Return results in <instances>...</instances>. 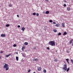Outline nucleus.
I'll use <instances>...</instances> for the list:
<instances>
[{"label":"nucleus","mask_w":73,"mask_h":73,"mask_svg":"<svg viewBox=\"0 0 73 73\" xmlns=\"http://www.w3.org/2000/svg\"><path fill=\"white\" fill-rule=\"evenodd\" d=\"M47 49H48V50H49V49H50V48H49V47H48L47 48Z\"/></svg>","instance_id":"obj_27"},{"label":"nucleus","mask_w":73,"mask_h":73,"mask_svg":"<svg viewBox=\"0 0 73 73\" xmlns=\"http://www.w3.org/2000/svg\"><path fill=\"white\" fill-rule=\"evenodd\" d=\"M55 26L56 27H60V25H59V24H56V25Z\"/></svg>","instance_id":"obj_15"},{"label":"nucleus","mask_w":73,"mask_h":73,"mask_svg":"<svg viewBox=\"0 0 73 73\" xmlns=\"http://www.w3.org/2000/svg\"><path fill=\"white\" fill-rule=\"evenodd\" d=\"M36 14V13H33V15H34V16H35Z\"/></svg>","instance_id":"obj_24"},{"label":"nucleus","mask_w":73,"mask_h":73,"mask_svg":"<svg viewBox=\"0 0 73 73\" xmlns=\"http://www.w3.org/2000/svg\"><path fill=\"white\" fill-rule=\"evenodd\" d=\"M53 31L54 32H57V30L56 29H54Z\"/></svg>","instance_id":"obj_19"},{"label":"nucleus","mask_w":73,"mask_h":73,"mask_svg":"<svg viewBox=\"0 0 73 73\" xmlns=\"http://www.w3.org/2000/svg\"><path fill=\"white\" fill-rule=\"evenodd\" d=\"M17 16L18 17H19V15H17Z\"/></svg>","instance_id":"obj_38"},{"label":"nucleus","mask_w":73,"mask_h":73,"mask_svg":"<svg viewBox=\"0 0 73 73\" xmlns=\"http://www.w3.org/2000/svg\"><path fill=\"white\" fill-rule=\"evenodd\" d=\"M49 21L50 23H52V22H53V21L51 20H50Z\"/></svg>","instance_id":"obj_21"},{"label":"nucleus","mask_w":73,"mask_h":73,"mask_svg":"<svg viewBox=\"0 0 73 73\" xmlns=\"http://www.w3.org/2000/svg\"><path fill=\"white\" fill-rule=\"evenodd\" d=\"M58 35L59 36H60V35H61V33H58Z\"/></svg>","instance_id":"obj_20"},{"label":"nucleus","mask_w":73,"mask_h":73,"mask_svg":"<svg viewBox=\"0 0 73 73\" xmlns=\"http://www.w3.org/2000/svg\"><path fill=\"white\" fill-rule=\"evenodd\" d=\"M43 72L44 73H46V70L44 69L43 70Z\"/></svg>","instance_id":"obj_18"},{"label":"nucleus","mask_w":73,"mask_h":73,"mask_svg":"<svg viewBox=\"0 0 73 73\" xmlns=\"http://www.w3.org/2000/svg\"><path fill=\"white\" fill-rule=\"evenodd\" d=\"M56 52H57V50H56Z\"/></svg>","instance_id":"obj_46"},{"label":"nucleus","mask_w":73,"mask_h":73,"mask_svg":"<svg viewBox=\"0 0 73 73\" xmlns=\"http://www.w3.org/2000/svg\"><path fill=\"white\" fill-rule=\"evenodd\" d=\"M9 56H11V54H9L8 55H5L6 57H8Z\"/></svg>","instance_id":"obj_9"},{"label":"nucleus","mask_w":73,"mask_h":73,"mask_svg":"<svg viewBox=\"0 0 73 73\" xmlns=\"http://www.w3.org/2000/svg\"><path fill=\"white\" fill-rule=\"evenodd\" d=\"M45 1H46L49 2V0H45Z\"/></svg>","instance_id":"obj_40"},{"label":"nucleus","mask_w":73,"mask_h":73,"mask_svg":"<svg viewBox=\"0 0 73 73\" xmlns=\"http://www.w3.org/2000/svg\"><path fill=\"white\" fill-rule=\"evenodd\" d=\"M16 60L17 61H18L19 60V57L17 56L16 57Z\"/></svg>","instance_id":"obj_14"},{"label":"nucleus","mask_w":73,"mask_h":73,"mask_svg":"<svg viewBox=\"0 0 73 73\" xmlns=\"http://www.w3.org/2000/svg\"><path fill=\"white\" fill-rule=\"evenodd\" d=\"M41 67H39L38 68V71H40L41 70Z\"/></svg>","instance_id":"obj_5"},{"label":"nucleus","mask_w":73,"mask_h":73,"mask_svg":"<svg viewBox=\"0 0 73 73\" xmlns=\"http://www.w3.org/2000/svg\"><path fill=\"white\" fill-rule=\"evenodd\" d=\"M64 7H66V5L65 4H64Z\"/></svg>","instance_id":"obj_33"},{"label":"nucleus","mask_w":73,"mask_h":73,"mask_svg":"<svg viewBox=\"0 0 73 73\" xmlns=\"http://www.w3.org/2000/svg\"><path fill=\"white\" fill-rule=\"evenodd\" d=\"M48 44L51 46H55V42L54 41H50L49 42Z\"/></svg>","instance_id":"obj_1"},{"label":"nucleus","mask_w":73,"mask_h":73,"mask_svg":"<svg viewBox=\"0 0 73 73\" xmlns=\"http://www.w3.org/2000/svg\"><path fill=\"white\" fill-rule=\"evenodd\" d=\"M22 30L23 31H24V30H25V28L22 27Z\"/></svg>","instance_id":"obj_12"},{"label":"nucleus","mask_w":73,"mask_h":73,"mask_svg":"<svg viewBox=\"0 0 73 73\" xmlns=\"http://www.w3.org/2000/svg\"><path fill=\"white\" fill-rule=\"evenodd\" d=\"M54 61H55V62H57V59H55Z\"/></svg>","instance_id":"obj_30"},{"label":"nucleus","mask_w":73,"mask_h":73,"mask_svg":"<svg viewBox=\"0 0 73 73\" xmlns=\"http://www.w3.org/2000/svg\"><path fill=\"white\" fill-rule=\"evenodd\" d=\"M16 54H18V52H16Z\"/></svg>","instance_id":"obj_44"},{"label":"nucleus","mask_w":73,"mask_h":73,"mask_svg":"<svg viewBox=\"0 0 73 73\" xmlns=\"http://www.w3.org/2000/svg\"><path fill=\"white\" fill-rule=\"evenodd\" d=\"M64 2H65V3H67V2L66 1H64Z\"/></svg>","instance_id":"obj_42"},{"label":"nucleus","mask_w":73,"mask_h":73,"mask_svg":"<svg viewBox=\"0 0 73 73\" xmlns=\"http://www.w3.org/2000/svg\"><path fill=\"white\" fill-rule=\"evenodd\" d=\"M72 42V40H71L70 41L69 43L70 44H71Z\"/></svg>","instance_id":"obj_25"},{"label":"nucleus","mask_w":73,"mask_h":73,"mask_svg":"<svg viewBox=\"0 0 73 73\" xmlns=\"http://www.w3.org/2000/svg\"><path fill=\"white\" fill-rule=\"evenodd\" d=\"M1 59V56H0V59Z\"/></svg>","instance_id":"obj_48"},{"label":"nucleus","mask_w":73,"mask_h":73,"mask_svg":"<svg viewBox=\"0 0 73 73\" xmlns=\"http://www.w3.org/2000/svg\"><path fill=\"white\" fill-rule=\"evenodd\" d=\"M24 44L25 45H27L28 44V43L27 42H25L24 43Z\"/></svg>","instance_id":"obj_13"},{"label":"nucleus","mask_w":73,"mask_h":73,"mask_svg":"<svg viewBox=\"0 0 73 73\" xmlns=\"http://www.w3.org/2000/svg\"><path fill=\"white\" fill-rule=\"evenodd\" d=\"M21 54H22V55H23V53H21Z\"/></svg>","instance_id":"obj_49"},{"label":"nucleus","mask_w":73,"mask_h":73,"mask_svg":"<svg viewBox=\"0 0 73 73\" xmlns=\"http://www.w3.org/2000/svg\"><path fill=\"white\" fill-rule=\"evenodd\" d=\"M1 36L3 37H5V35L4 34H2L1 35Z\"/></svg>","instance_id":"obj_4"},{"label":"nucleus","mask_w":73,"mask_h":73,"mask_svg":"<svg viewBox=\"0 0 73 73\" xmlns=\"http://www.w3.org/2000/svg\"><path fill=\"white\" fill-rule=\"evenodd\" d=\"M66 61H69V59H68V58L66 59Z\"/></svg>","instance_id":"obj_31"},{"label":"nucleus","mask_w":73,"mask_h":73,"mask_svg":"<svg viewBox=\"0 0 73 73\" xmlns=\"http://www.w3.org/2000/svg\"><path fill=\"white\" fill-rule=\"evenodd\" d=\"M9 5V7H12V5Z\"/></svg>","instance_id":"obj_34"},{"label":"nucleus","mask_w":73,"mask_h":73,"mask_svg":"<svg viewBox=\"0 0 73 73\" xmlns=\"http://www.w3.org/2000/svg\"><path fill=\"white\" fill-rule=\"evenodd\" d=\"M33 73H36V72H35Z\"/></svg>","instance_id":"obj_47"},{"label":"nucleus","mask_w":73,"mask_h":73,"mask_svg":"<svg viewBox=\"0 0 73 73\" xmlns=\"http://www.w3.org/2000/svg\"><path fill=\"white\" fill-rule=\"evenodd\" d=\"M67 9L68 11H70V9H71L69 7H68L67 8Z\"/></svg>","instance_id":"obj_6"},{"label":"nucleus","mask_w":73,"mask_h":73,"mask_svg":"<svg viewBox=\"0 0 73 73\" xmlns=\"http://www.w3.org/2000/svg\"><path fill=\"white\" fill-rule=\"evenodd\" d=\"M44 30L45 31H46V28L45 27L44 28Z\"/></svg>","instance_id":"obj_36"},{"label":"nucleus","mask_w":73,"mask_h":73,"mask_svg":"<svg viewBox=\"0 0 73 73\" xmlns=\"http://www.w3.org/2000/svg\"><path fill=\"white\" fill-rule=\"evenodd\" d=\"M9 25H10L9 24H7L6 25V27H9Z\"/></svg>","instance_id":"obj_17"},{"label":"nucleus","mask_w":73,"mask_h":73,"mask_svg":"<svg viewBox=\"0 0 73 73\" xmlns=\"http://www.w3.org/2000/svg\"><path fill=\"white\" fill-rule=\"evenodd\" d=\"M18 28H20V26L19 25H18Z\"/></svg>","instance_id":"obj_35"},{"label":"nucleus","mask_w":73,"mask_h":73,"mask_svg":"<svg viewBox=\"0 0 73 73\" xmlns=\"http://www.w3.org/2000/svg\"><path fill=\"white\" fill-rule=\"evenodd\" d=\"M64 67L62 68V69H63V70H64V71L65 72L67 69V66L66 65V64L64 65Z\"/></svg>","instance_id":"obj_3"},{"label":"nucleus","mask_w":73,"mask_h":73,"mask_svg":"<svg viewBox=\"0 0 73 73\" xmlns=\"http://www.w3.org/2000/svg\"><path fill=\"white\" fill-rule=\"evenodd\" d=\"M53 24H56V23L55 22H53Z\"/></svg>","instance_id":"obj_39"},{"label":"nucleus","mask_w":73,"mask_h":73,"mask_svg":"<svg viewBox=\"0 0 73 73\" xmlns=\"http://www.w3.org/2000/svg\"><path fill=\"white\" fill-rule=\"evenodd\" d=\"M66 34H67V33H66V32H64L63 34V36H65V35H66Z\"/></svg>","instance_id":"obj_8"},{"label":"nucleus","mask_w":73,"mask_h":73,"mask_svg":"<svg viewBox=\"0 0 73 73\" xmlns=\"http://www.w3.org/2000/svg\"><path fill=\"white\" fill-rule=\"evenodd\" d=\"M69 68H68L66 70L67 72H69Z\"/></svg>","instance_id":"obj_23"},{"label":"nucleus","mask_w":73,"mask_h":73,"mask_svg":"<svg viewBox=\"0 0 73 73\" xmlns=\"http://www.w3.org/2000/svg\"><path fill=\"white\" fill-rule=\"evenodd\" d=\"M13 46L14 47H16V44H15L13 45Z\"/></svg>","instance_id":"obj_22"},{"label":"nucleus","mask_w":73,"mask_h":73,"mask_svg":"<svg viewBox=\"0 0 73 73\" xmlns=\"http://www.w3.org/2000/svg\"><path fill=\"white\" fill-rule=\"evenodd\" d=\"M37 60H37V58L35 59L34 60V59L33 60V61H37Z\"/></svg>","instance_id":"obj_16"},{"label":"nucleus","mask_w":73,"mask_h":73,"mask_svg":"<svg viewBox=\"0 0 73 73\" xmlns=\"http://www.w3.org/2000/svg\"><path fill=\"white\" fill-rule=\"evenodd\" d=\"M67 53H69V51H67Z\"/></svg>","instance_id":"obj_41"},{"label":"nucleus","mask_w":73,"mask_h":73,"mask_svg":"<svg viewBox=\"0 0 73 73\" xmlns=\"http://www.w3.org/2000/svg\"><path fill=\"white\" fill-rule=\"evenodd\" d=\"M62 27L64 28L65 27V23H63L62 24Z\"/></svg>","instance_id":"obj_7"},{"label":"nucleus","mask_w":73,"mask_h":73,"mask_svg":"<svg viewBox=\"0 0 73 73\" xmlns=\"http://www.w3.org/2000/svg\"><path fill=\"white\" fill-rule=\"evenodd\" d=\"M72 45L73 46V43L72 44Z\"/></svg>","instance_id":"obj_50"},{"label":"nucleus","mask_w":73,"mask_h":73,"mask_svg":"<svg viewBox=\"0 0 73 73\" xmlns=\"http://www.w3.org/2000/svg\"><path fill=\"white\" fill-rule=\"evenodd\" d=\"M46 14H49V11H47L46 12Z\"/></svg>","instance_id":"obj_10"},{"label":"nucleus","mask_w":73,"mask_h":73,"mask_svg":"<svg viewBox=\"0 0 73 73\" xmlns=\"http://www.w3.org/2000/svg\"><path fill=\"white\" fill-rule=\"evenodd\" d=\"M22 56L23 57H24V56L23 55V54L22 55Z\"/></svg>","instance_id":"obj_45"},{"label":"nucleus","mask_w":73,"mask_h":73,"mask_svg":"<svg viewBox=\"0 0 73 73\" xmlns=\"http://www.w3.org/2000/svg\"><path fill=\"white\" fill-rule=\"evenodd\" d=\"M67 62H68V64H69V60L68 61H67Z\"/></svg>","instance_id":"obj_43"},{"label":"nucleus","mask_w":73,"mask_h":73,"mask_svg":"<svg viewBox=\"0 0 73 73\" xmlns=\"http://www.w3.org/2000/svg\"><path fill=\"white\" fill-rule=\"evenodd\" d=\"M3 68H6L5 70H8L9 69V66H8V64L5 63V64L3 66Z\"/></svg>","instance_id":"obj_2"},{"label":"nucleus","mask_w":73,"mask_h":73,"mask_svg":"<svg viewBox=\"0 0 73 73\" xmlns=\"http://www.w3.org/2000/svg\"><path fill=\"white\" fill-rule=\"evenodd\" d=\"M31 72V70L29 69L28 71V73H29V72Z\"/></svg>","instance_id":"obj_32"},{"label":"nucleus","mask_w":73,"mask_h":73,"mask_svg":"<svg viewBox=\"0 0 73 73\" xmlns=\"http://www.w3.org/2000/svg\"><path fill=\"white\" fill-rule=\"evenodd\" d=\"M36 16H39V14H38V13H37L36 14Z\"/></svg>","instance_id":"obj_28"},{"label":"nucleus","mask_w":73,"mask_h":73,"mask_svg":"<svg viewBox=\"0 0 73 73\" xmlns=\"http://www.w3.org/2000/svg\"><path fill=\"white\" fill-rule=\"evenodd\" d=\"M0 53H3V51H1L0 52Z\"/></svg>","instance_id":"obj_37"},{"label":"nucleus","mask_w":73,"mask_h":73,"mask_svg":"<svg viewBox=\"0 0 73 73\" xmlns=\"http://www.w3.org/2000/svg\"><path fill=\"white\" fill-rule=\"evenodd\" d=\"M71 62H72V64H73V60L71 59Z\"/></svg>","instance_id":"obj_29"},{"label":"nucleus","mask_w":73,"mask_h":73,"mask_svg":"<svg viewBox=\"0 0 73 73\" xmlns=\"http://www.w3.org/2000/svg\"><path fill=\"white\" fill-rule=\"evenodd\" d=\"M24 49H25V47L24 46H23L22 48V50H24Z\"/></svg>","instance_id":"obj_11"},{"label":"nucleus","mask_w":73,"mask_h":73,"mask_svg":"<svg viewBox=\"0 0 73 73\" xmlns=\"http://www.w3.org/2000/svg\"><path fill=\"white\" fill-rule=\"evenodd\" d=\"M36 49V48L35 47L33 48V50H35V49Z\"/></svg>","instance_id":"obj_26"}]
</instances>
